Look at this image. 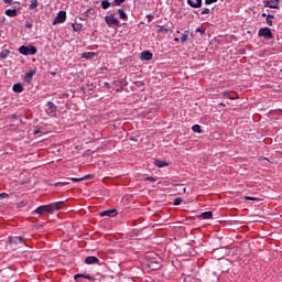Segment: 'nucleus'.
I'll use <instances>...</instances> for the list:
<instances>
[{
    "label": "nucleus",
    "mask_w": 282,
    "mask_h": 282,
    "mask_svg": "<svg viewBox=\"0 0 282 282\" xmlns=\"http://www.w3.org/2000/svg\"><path fill=\"white\" fill-rule=\"evenodd\" d=\"M65 206L64 202H56V203H51L48 205H41L39 206L34 213L36 215H54L56 210H61Z\"/></svg>",
    "instance_id": "obj_1"
},
{
    "label": "nucleus",
    "mask_w": 282,
    "mask_h": 282,
    "mask_svg": "<svg viewBox=\"0 0 282 282\" xmlns=\"http://www.w3.org/2000/svg\"><path fill=\"white\" fill-rule=\"evenodd\" d=\"M19 53L23 56H34L36 54L37 50L34 45H22L18 48Z\"/></svg>",
    "instance_id": "obj_2"
},
{
    "label": "nucleus",
    "mask_w": 282,
    "mask_h": 282,
    "mask_svg": "<svg viewBox=\"0 0 282 282\" xmlns=\"http://www.w3.org/2000/svg\"><path fill=\"white\" fill-rule=\"evenodd\" d=\"M258 36L265 39L267 41H270V39H274V34H272V30L268 26L261 28L258 31Z\"/></svg>",
    "instance_id": "obj_3"
},
{
    "label": "nucleus",
    "mask_w": 282,
    "mask_h": 282,
    "mask_svg": "<svg viewBox=\"0 0 282 282\" xmlns=\"http://www.w3.org/2000/svg\"><path fill=\"white\" fill-rule=\"evenodd\" d=\"M56 111H58V107L52 101H47L45 113H47L51 118H54L56 116Z\"/></svg>",
    "instance_id": "obj_4"
},
{
    "label": "nucleus",
    "mask_w": 282,
    "mask_h": 282,
    "mask_svg": "<svg viewBox=\"0 0 282 282\" xmlns=\"http://www.w3.org/2000/svg\"><path fill=\"white\" fill-rule=\"evenodd\" d=\"M67 19V12L64 10L58 11L57 15L52 22V25H58V23H65V20Z\"/></svg>",
    "instance_id": "obj_5"
},
{
    "label": "nucleus",
    "mask_w": 282,
    "mask_h": 282,
    "mask_svg": "<svg viewBox=\"0 0 282 282\" xmlns=\"http://www.w3.org/2000/svg\"><path fill=\"white\" fill-rule=\"evenodd\" d=\"M104 19L108 28H111L112 25H116L117 28L120 26V21L113 17V13L111 15H106Z\"/></svg>",
    "instance_id": "obj_6"
},
{
    "label": "nucleus",
    "mask_w": 282,
    "mask_h": 282,
    "mask_svg": "<svg viewBox=\"0 0 282 282\" xmlns=\"http://www.w3.org/2000/svg\"><path fill=\"white\" fill-rule=\"evenodd\" d=\"M10 243H14V246H25V239L21 236L11 237Z\"/></svg>",
    "instance_id": "obj_7"
},
{
    "label": "nucleus",
    "mask_w": 282,
    "mask_h": 282,
    "mask_svg": "<svg viewBox=\"0 0 282 282\" xmlns=\"http://www.w3.org/2000/svg\"><path fill=\"white\" fill-rule=\"evenodd\" d=\"M101 217H116L118 215L117 209H108L99 214Z\"/></svg>",
    "instance_id": "obj_8"
},
{
    "label": "nucleus",
    "mask_w": 282,
    "mask_h": 282,
    "mask_svg": "<svg viewBox=\"0 0 282 282\" xmlns=\"http://www.w3.org/2000/svg\"><path fill=\"white\" fill-rule=\"evenodd\" d=\"M99 261L100 260L95 256H89L85 259V263H87V265H94V263H98Z\"/></svg>",
    "instance_id": "obj_9"
},
{
    "label": "nucleus",
    "mask_w": 282,
    "mask_h": 282,
    "mask_svg": "<svg viewBox=\"0 0 282 282\" xmlns=\"http://www.w3.org/2000/svg\"><path fill=\"white\" fill-rule=\"evenodd\" d=\"M140 58L142 61H151L153 58V53L149 52V51H144L141 53Z\"/></svg>",
    "instance_id": "obj_10"
},
{
    "label": "nucleus",
    "mask_w": 282,
    "mask_h": 282,
    "mask_svg": "<svg viewBox=\"0 0 282 282\" xmlns=\"http://www.w3.org/2000/svg\"><path fill=\"white\" fill-rule=\"evenodd\" d=\"M148 268L150 270H160V268H162V264H160V262L152 260L150 261V263L148 264Z\"/></svg>",
    "instance_id": "obj_11"
},
{
    "label": "nucleus",
    "mask_w": 282,
    "mask_h": 282,
    "mask_svg": "<svg viewBox=\"0 0 282 282\" xmlns=\"http://www.w3.org/2000/svg\"><path fill=\"white\" fill-rule=\"evenodd\" d=\"M34 74H36V70H30L29 73L25 74L24 76V83H32V78H34Z\"/></svg>",
    "instance_id": "obj_12"
},
{
    "label": "nucleus",
    "mask_w": 282,
    "mask_h": 282,
    "mask_svg": "<svg viewBox=\"0 0 282 282\" xmlns=\"http://www.w3.org/2000/svg\"><path fill=\"white\" fill-rule=\"evenodd\" d=\"M96 56H98V54L94 52H85L82 54V58H86L87 61H91V58H96Z\"/></svg>",
    "instance_id": "obj_13"
},
{
    "label": "nucleus",
    "mask_w": 282,
    "mask_h": 282,
    "mask_svg": "<svg viewBox=\"0 0 282 282\" xmlns=\"http://www.w3.org/2000/svg\"><path fill=\"white\" fill-rule=\"evenodd\" d=\"M4 14H6L7 17L14 18V17H18L19 11H17V9H7V10L4 11Z\"/></svg>",
    "instance_id": "obj_14"
},
{
    "label": "nucleus",
    "mask_w": 282,
    "mask_h": 282,
    "mask_svg": "<svg viewBox=\"0 0 282 282\" xmlns=\"http://www.w3.org/2000/svg\"><path fill=\"white\" fill-rule=\"evenodd\" d=\"M187 4L191 8H202V0H196V2L193 0H187Z\"/></svg>",
    "instance_id": "obj_15"
},
{
    "label": "nucleus",
    "mask_w": 282,
    "mask_h": 282,
    "mask_svg": "<svg viewBox=\"0 0 282 282\" xmlns=\"http://www.w3.org/2000/svg\"><path fill=\"white\" fill-rule=\"evenodd\" d=\"M12 90H13L15 94H22V91H23V85H21V83L14 84L13 87H12Z\"/></svg>",
    "instance_id": "obj_16"
},
{
    "label": "nucleus",
    "mask_w": 282,
    "mask_h": 282,
    "mask_svg": "<svg viewBox=\"0 0 282 282\" xmlns=\"http://www.w3.org/2000/svg\"><path fill=\"white\" fill-rule=\"evenodd\" d=\"M113 6V2H109V0H102L101 1V8L102 10H109Z\"/></svg>",
    "instance_id": "obj_17"
},
{
    "label": "nucleus",
    "mask_w": 282,
    "mask_h": 282,
    "mask_svg": "<svg viewBox=\"0 0 282 282\" xmlns=\"http://www.w3.org/2000/svg\"><path fill=\"white\" fill-rule=\"evenodd\" d=\"M155 166H158L159 169H164V166H169V163L162 161V160H155L154 161Z\"/></svg>",
    "instance_id": "obj_18"
},
{
    "label": "nucleus",
    "mask_w": 282,
    "mask_h": 282,
    "mask_svg": "<svg viewBox=\"0 0 282 282\" xmlns=\"http://www.w3.org/2000/svg\"><path fill=\"white\" fill-rule=\"evenodd\" d=\"M270 3L271 6H269V8L271 10H279V6H280L279 0H270Z\"/></svg>",
    "instance_id": "obj_19"
},
{
    "label": "nucleus",
    "mask_w": 282,
    "mask_h": 282,
    "mask_svg": "<svg viewBox=\"0 0 282 282\" xmlns=\"http://www.w3.org/2000/svg\"><path fill=\"white\" fill-rule=\"evenodd\" d=\"M118 14L122 21H127V13L124 12V9H118Z\"/></svg>",
    "instance_id": "obj_20"
},
{
    "label": "nucleus",
    "mask_w": 282,
    "mask_h": 282,
    "mask_svg": "<svg viewBox=\"0 0 282 282\" xmlns=\"http://www.w3.org/2000/svg\"><path fill=\"white\" fill-rule=\"evenodd\" d=\"M202 219H213V212H205L200 214Z\"/></svg>",
    "instance_id": "obj_21"
},
{
    "label": "nucleus",
    "mask_w": 282,
    "mask_h": 282,
    "mask_svg": "<svg viewBox=\"0 0 282 282\" xmlns=\"http://www.w3.org/2000/svg\"><path fill=\"white\" fill-rule=\"evenodd\" d=\"M39 8V1L37 0H31V4L29 7L30 10H36Z\"/></svg>",
    "instance_id": "obj_22"
},
{
    "label": "nucleus",
    "mask_w": 282,
    "mask_h": 282,
    "mask_svg": "<svg viewBox=\"0 0 282 282\" xmlns=\"http://www.w3.org/2000/svg\"><path fill=\"white\" fill-rule=\"evenodd\" d=\"M272 19H274L273 14H268L267 15V25H269L270 28H272V25H273Z\"/></svg>",
    "instance_id": "obj_23"
},
{
    "label": "nucleus",
    "mask_w": 282,
    "mask_h": 282,
    "mask_svg": "<svg viewBox=\"0 0 282 282\" xmlns=\"http://www.w3.org/2000/svg\"><path fill=\"white\" fill-rule=\"evenodd\" d=\"M224 98H228L229 100H237V96H231L230 93H223Z\"/></svg>",
    "instance_id": "obj_24"
},
{
    "label": "nucleus",
    "mask_w": 282,
    "mask_h": 282,
    "mask_svg": "<svg viewBox=\"0 0 282 282\" xmlns=\"http://www.w3.org/2000/svg\"><path fill=\"white\" fill-rule=\"evenodd\" d=\"M8 56H10V51H8V50L1 51V53H0L1 58L6 59V58H8Z\"/></svg>",
    "instance_id": "obj_25"
},
{
    "label": "nucleus",
    "mask_w": 282,
    "mask_h": 282,
    "mask_svg": "<svg viewBox=\"0 0 282 282\" xmlns=\"http://www.w3.org/2000/svg\"><path fill=\"white\" fill-rule=\"evenodd\" d=\"M192 131H194V133H202V127L199 124H194Z\"/></svg>",
    "instance_id": "obj_26"
},
{
    "label": "nucleus",
    "mask_w": 282,
    "mask_h": 282,
    "mask_svg": "<svg viewBox=\"0 0 282 282\" xmlns=\"http://www.w3.org/2000/svg\"><path fill=\"white\" fill-rule=\"evenodd\" d=\"M188 41V31H185V33L181 36V43H186Z\"/></svg>",
    "instance_id": "obj_27"
},
{
    "label": "nucleus",
    "mask_w": 282,
    "mask_h": 282,
    "mask_svg": "<svg viewBox=\"0 0 282 282\" xmlns=\"http://www.w3.org/2000/svg\"><path fill=\"white\" fill-rule=\"evenodd\" d=\"M87 180V176H83V177H72L70 178V182H83Z\"/></svg>",
    "instance_id": "obj_28"
},
{
    "label": "nucleus",
    "mask_w": 282,
    "mask_h": 282,
    "mask_svg": "<svg viewBox=\"0 0 282 282\" xmlns=\"http://www.w3.org/2000/svg\"><path fill=\"white\" fill-rule=\"evenodd\" d=\"M124 1H127V0H115V1H112V7L113 6H122V3H124Z\"/></svg>",
    "instance_id": "obj_29"
},
{
    "label": "nucleus",
    "mask_w": 282,
    "mask_h": 282,
    "mask_svg": "<svg viewBox=\"0 0 282 282\" xmlns=\"http://www.w3.org/2000/svg\"><path fill=\"white\" fill-rule=\"evenodd\" d=\"M147 182H151L152 184H155V182H158V178L153 177V176H148L145 177Z\"/></svg>",
    "instance_id": "obj_30"
},
{
    "label": "nucleus",
    "mask_w": 282,
    "mask_h": 282,
    "mask_svg": "<svg viewBox=\"0 0 282 282\" xmlns=\"http://www.w3.org/2000/svg\"><path fill=\"white\" fill-rule=\"evenodd\" d=\"M171 30L170 29H165L164 26H159L158 32H165V34H169Z\"/></svg>",
    "instance_id": "obj_31"
},
{
    "label": "nucleus",
    "mask_w": 282,
    "mask_h": 282,
    "mask_svg": "<svg viewBox=\"0 0 282 282\" xmlns=\"http://www.w3.org/2000/svg\"><path fill=\"white\" fill-rule=\"evenodd\" d=\"M182 202H183L182 198H180V197L175 198L174 199V206H180L182 204Z\"/></svg>",
    "instance_id": "obj_32"
},
{
    "label": "nucleus",
    "mask_w": 282,
    "mask_h": 282,
    "mask_svg": "<svg viewBox=\"0 0 282 282\" xmlns=\"http://www.w3.org/2000/svg\"><path fill=\"white\" fill-rule=\"evenodd\" d=\"M218 0H205V6H212V3H217Z\"/></svg>",
    "instance_id": "obj_33"
},
{
    "label": "nucleus",
    "mask_w": 282,
    "mask_h": 282,
    "mask_svg": "<svg viewBox=\"0 0 282 282\" xmlns=\"http://www.w3.org/2000/svg\"><path fill=\"white\" fill-rule=\"evenodd\" d=\"M246 199H248L249 202H258L259 200V198L251 197V196H246Z\"/></svg>",
    "instance_id": "obj_34"
},
{
    "label": "nucleus",
    "mask_w": 282,
    "mask_h": 282,
    "mask_svg": "<svg viewBox=\"0 0 282 282\" xmlns=\"http://www.w3.org/2000/svg\"><path fill=\"white\" fill-rule=\"evenodd\" d=\"M200 14H210V9L205 8V9L200 12Z\"/></svg>",
    "instance_id": "obj_35"
},
{
    "label": "nucleus",
    "mask_w": 282,
    "mask_h": 282,
    "mask_svg": "<svg viewBox=\"0 0 282 282\" xmlns=\"http://www.w3.org/2000/svg\"><path fill=\"white\" fill-rule=\"evenodd\" d=\"M25 28H26L28 30H32V28H34V25H33L31 22H26V23H25Z\"/></svg>",
    "instance_id": "obj_36"
},
{
    "label": "nucleus",
    "mask_w": 282,
    "mask_h": 282,
    "mask_svg": "<svg viewBox=\"0 0 282 282\" xmlns=\"http://www.w3.org/2000/svg\"><path fill=\"white\" fill-rule=\"evenodd\" d=\"M74 279H85V274H82V273H78V274H75Z\"/></svg>",
    "instance_id": "obj_37"
},
{
    "label": "nucleus",
    "mask_w": 282,
    "mask_h": 282,
    "mask_svg": "<svg viewBox=\"0 0 282 282\" xmlns=\"http://www.w3.org/2000/svg\"><path fill=\"white\" fill-rule=\"evenodd\" d=\"M147 19H148V23H151V22L153 21V15L148 14V15H147Z\"/></svg>",
    "instance_id": "obj_38"
},
{
    "label": "nucleus",
    "mask_w": 282,
    "mask_h": 282,
    "mask_svg": "<svg viewBox=\"0 0 282 282\" xmlns=\"http://www.w3.org/2000/svg\"><path fill=\"white\" fill-rule=\"evenodd\" d=\"M84 279H87L88 281H94V276L84 274Z\"/></svg>",
    "instance_id": "obj_39"
},
{
    "label": "nucleus",
    "mask_w": 282,
    "mask_h": 282,
    "mask_svg": "<svg viewBox=\"0 0 282 282\" xmlns=\"http://www.w3.org/2000/svg\"><path fill=\"white\" fill-rule=\"evenodd\" d=\"M6 197H8V193H1L0 194V199H6Z\"/></svg>",
    "instance_id": "obj_40"
},
{
    "label": "nucleus",
    "mask_w": 282,
    "mask_h": 282,
    "mask_svg": "<svg viewBox=\"0 0 282 282\" xmlns=\"http://www.w3.org/2000/svg\"><path fill=\"white\" fill-rule=\"evenodd\" d=\"M271 3L270 0L264 1V8H270Z\"/></svg>",
    "instance_id": "obj_41"
},
{
    "label": "nucleus",
    "mask_w": 282,
    "mask_h": 282,
    "mask_svg": "<svg viewBox=\"0 0 282 282\" xmlns=\"http://www.w3.org/2000/svg\"><path fill=\"white\" fill-rule=\"evenodd\" d=\"M104 87H107V89H109V87H111V85H110L108 82H106V83L104 84Z\"/></svg>",
    "instance_id": "obj_42"
},
{
    "label": "nucleus",
    "mask_w": 282,
    "mask_h": 282,
    "mask_svg": "<svg viewBox=\"0 0 282 282\" xmlns=\"http://www.w3.org/2000/svg\"><path fill=\"white\" fill-rule=\"evenodd\" d=\"M196 32H199L200 34H204V30H202L199 28L196 29Z\"/></svg>",
    "instance_id": "obj_43"
},
{
    "label": "nucleus",
    "mask_w": 282,
    "mask_h": 282,
    "mask_svg": "<svg viewBox=\"0 0 282 282\" xmlns=\"http://www.w3.org/2000/svg\"><path fill=\"white\" fill-rule=\"evenodd\" d=\"M174 41H175V43H180L181 39L180 37H175Z\"/></svg>",
    "instance_id": "obj_44"
},
{
    "label": "nucleus",
    "mask_w": 282,
    "mask_h": 282,
    "mask_svg": "<svg viewBox=\"0 0 282 282\" xmlns=\"http://www.w3.org/2000/svg\"><path fill=\"white\" fill-rule=\"evenodd\" d=\"M4 3H12V0H3Z\"/></svg>",
    "instance_id": "obj_45"
},
{
    "label": "nucleus",
    "mask_w": 282,
    "mask_h": 282,
    "mask_svg": "<svg viewBox=\"0 0 282 282\" xmlns=\"http://www.w3.org/2000/svg\"><path fill=\"white\" fill-rule=\"evenodd\" d=\"M75 32H78V26H73Z\"/></svg>",
    "instance_id": "obj_46"
},
{
    "label": "nucleus",
    "mask_w": 282,
    "mask_h": 282,
    "mask_svg": "<svg viewBox=\"0 0 282 282\" xmlns=\"http://www.w3.org/2000/svg\"><path fill=\"white\" fill-rule=\"evenodd\" d=\"M75 32H78V26H73Z\"/></svg>",
    "instance_id": "obj_47"
},
{
    "label": "nucleus",
    "mask_w": 282,
    "mask_h": 282,
    "mask_svg": "<svg viewBox=\"0 0 282 282\" xmlns=\"http://www.w3.org/2000/svg\"><path fill=\"white\" fill-rule=\"evenodd\" d=\"M262 17H263V18H265V17L268 18V14H265V13H262Z\"/></svg>",
    "instance_id": "obj_48"
},
{
    "label": "nucleus",
    "mask_w": 282,
    "mask_h": 282,
    "mask_svg": "<svg viewBox=\"0 0 282 282\" xmlns=\"http://www.w3.org/2000/svg\"><path fill=\"white\" fill-rule=\"evenodd\" d=\"M34 133H35V135H36L37 133H40V131H39V130H35Z\"/></svg>",
    "instance_id": "obj_49"
},
{
    "label": "nucleus",
    "mask_w": 282,
    "mask_h": 282,
    "mask_svg": "<svg viewBox=\"0 0 282 282\" xmlns=\"http://www.w3.org/2000/svg\"><path fill=\"white\" fill-rule=\"evenodd\" d=\"M183 192L186 193V187L183 188Z\"/></svg>",
    "instance_id": "obj_50"
},
{
    "label": "nucleus",
    "mask_w": 282,
    "mask_h": 282,
    "mask_svg": "<svg viewBox=\"0 0 282 282\" xmlns=\"http://www.w3.org/2000/svg\"><path fill=\"white\" fill-rule=\"evenodd\" d=\"M223 107H226V105H224V104H220Z\"/></svg>",
    "instance_id": "obj_51"
}]
</instances>
